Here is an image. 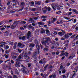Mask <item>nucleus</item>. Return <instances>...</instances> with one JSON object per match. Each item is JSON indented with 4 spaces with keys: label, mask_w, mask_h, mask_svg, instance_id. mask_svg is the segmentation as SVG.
Here are the masks:
<instances>
[{
    "label": "nucleus",
    "mask_w": 78,
    "mask_h": 78,
    "mask_svg": "<svg viewBox=\"0 0 78 78\" xmlns=\"http://www.w3.org/2000/svg\"><path fill=\"white\" fill-rule=\"evenodd\" d=\"M21 66L23 67V68L21 69V70L24 73H26V74L29 73L28 70L27 69L26 70H25L26 69L25 67L22 64L21 65Z\"/></svg>",
    "instance_id": "obj_1"
},
{
    "label": "nucleus",
    "mask_w": 78,
    "mask_h": 78,
    "mask_svg": "<svg viewBox=\"0 0 78 78\" xmlns=\"http://www.w3.org/2000/svg\"><path fill=\"white\" fill-rule=\"evenodd\" d=\"M17 23L16 21H15L14 22L13 25H10V26H7V28H11L12 29L14 30L16 27V23Z\"/></svg>",
    "instance_id": "obj_2"
},
{
    "label": "nucleus",
    "mask_w": 78,
    "mask_h": 78,
    "mask_svg": "<svg viewBox=\"0 0 78 78\" xmlns=\"http://www.w3.org/2000/svg\"><path fill=\"white\" fill-rule=\"evenodd\" d=\"M22 54L23 55H24V57H26V59H30V57L28 56L27 55H28V53H27V52H23Z\"/></svg>",
    "instance_id": "obj_3"
},
{
    "label": "nucleus",
    "mask_w": 78,
    "mask_h": 78,
    "mask_svg": "<svg viewBox=\"0 0 78 78\" xmlns=\"http://www.w3.org/2000/svg\"><path fill=\"white\" fill-rule=\"evenodd\" d=\"M41 43L42 45H44L45 47H46V48H49V47L47 45V44H46V43H47V42L45 40L43 41H41Z\"/></svg>",
    "instance_id": "obj_4"
},
{
    "label": "nucleus",
    "mask_w": 78,
    "mask_h": 78,
    "mask_svg": "<svg viewBox=\"0 0 78 78\" xmlns=\"http://www.w3.org/2000/svg\"><path fill=\"white\" fill-rule=\"evenodd\" d=\"M31 32L30 31H29L28 32L27 34V39H29L31 37Z\"/></svg>",
    "instance_id": "obj_5"
},
{
    "label": "nucleus",
    "mask_w": 78,
    "mask_h": 78,
    "mask_svg": "<svg viewBox=\"0 0 78 78\" xmlns=\"http://www.w3.org/2000/svg\"><path fill=\"white\" fill-rule=\"evenodd\" d=\"M20 62H16V64H15V67H20Z\"/></svg>",
    "instance_id": "obj_6"
},
{
    "label": "nucleus",
    "mask_w": 78,
    "mask_h": 78,
    "mask_svg": "<svg viewBox=\"0 0 78 78\" xmlns=\"http://www.w3.org/2000/svg\"><path fill=\"white\" fill-rule=\"evenodd\" d=\"M35 3L36 5H41L42 4V2H41L39 1H35Z\"/></svg>",
    "instance_id": "obj_7"
},
{
    "label": "nucleus",
    "mask_w": 78,
    "mask_h": 78,
    "mask_svg": "<svg viewBox=\"0 0 78 78\" xmlns=\"http://www.w3.org/2000/svg\"><path fill=\"white\" fill-rule=\"evenodd\" d=\"M42 10H43V12L44 13H45L47 11V8L44 7L42 9Z\"/></svg>",
    "instance_id": "obj_8"
},
{
    "label": "nucleus",
    "mask_w": 78,
    "mask_h": 78,
    "mask_svg": "<svg viewBox=\"0 0 78 78\" xmlns=\"http://www.w3.org/2000/svg\"><path fill=\"white\" fill-rule=\"evenodd\" d=\"M18 45L19 47H21V48H23V47H25V45H23L22 44V43L20 42H19L18 43Z\"/></svg>",
    "instance_id": "obj_9"
},
{
    "label": "nucleus",
    "mask_w": 78,
    "mask_h": 78,
    "mask_svg": "<svg viewBox=\"0 0 78 78\" xmlns=\"http://www.w3.org/2000/svg\"><path fill=\"white\" fill-rule=\"evenodd\" d=\"M35 46V44L33 43H31L29 45L30 47H32V48H34Z\"/></svg>",
    "instance_id": "obj_10"
},
{
    "label": "nucleus",
    "mask_w": 78,
    "mask_h": 78,
    "mask_svg": "<svg viewBox=\"0 0 78 78\" xmlns=\"http://www.w3.org/2000/svg\"><path fill=\"white\" fill-rule=\"evenodd\" d=\"M35 44H36V47L37 48V46L38 45H39V43H38V41H37V40L36 39L34 40V42Z\"/></svg>",
    "instance_id": "obj_11"
},
{
    "label": "nucleus",
    "mask_w": 78,
    "mask_h": 78,
    "mask_svg": "<svg viewBox=\"0 0 78 78\" xmlns=\"http://www.w3.org/2000/svg\"><path fill=\"white\" fill-rule=\"evenodd\" d=\"M58 35H59L60 36H62L64 35V33L61 32H58Z\"/></svg>",
    "instance_id": "obj_12"
},
{
    "label": "nucleus",
    "mask_w": 78,
    "mask_h": 78,
    "mask_svg": "<svg viewBox=\"0 0 78 78\" xmlns=\"http://www.w3.org/2000/svg\"><path fill=\"white\" fill-rule=\"evenodd\" d=\"M9 34V31H6L5 32V36H8Z\"/></svg>",
    "instance_id": "obj_13"
},
{
    "label": "nucleus",
    "mask_w": 78,
    "mask_h": 78,
    "mask_svg": "<svg viewBox=\"0 0 78 78\" xmlns=\"http://www.w3.org/2000/svg\"><path fill=\"white\" fill-rule=\"evenodd\" d=\"M45 41L47 42H50V41H51V39L49 37H48L46 38V40Z\"/></svg>",
    "instance_id": "obj_14"
},
{
    "label": "nucleus",
    "mask_w": 78,
    "mask_h": 78,
    "mask_svg": "<svg viewBox=\"0 0 78 78\" xmlns=\"http://www.w3.org/2000/svg\"><path fill=\"white\" fill-rule=\"evenodd\" d=\"M45 33V30L43 28H41V33Z\"/></svg>",
    "instance_id": "obj_15"
},
{
    "label": "nucleus",
    "mask_w": 78,
    "mask_h": 78,
    "mask_svg": "<svg viewBox=\"0 0 78 78\" xmlns=\"http://www.w3.org/2000/svg\"><path fill=\"white\" fill-rule=\"evenodd\" d=\"M51 6H52V8L53 9L54 11H56V7L54 6L53 5V4H51Z\"/></svg>",
    "instance_id": "obj_16"
},
{
    "label": "nucleus",
    "mask_w": 78,
    "mask_h": 78,
    "mask_svg": "<svg viewBox=\"0 0 78 78\" xmlns=\"http://www.w3.org/2000/svg\"><path fill=\"white\" fill-rule=\"evenodd\" d=\"M66 42L67 43V44L65 45V46L66 47H68V46L69 45V41L68 40H66Z\"/></svg>",
    "instance_id": "obj_17"
},
{
    "label": "nucleus",
    "mask_w": 78,
    "mask_h": 78,
    "mask_svg": "<svg viewBox=\"0 0 78 78\" xmlns=\"http://www.w3.org/2000/svg\"><path fill=\"white\" fill-rule=\"evenodd\" d=\"M72 11L73 12H74L75 14H78V11L76 10V9H72Z\"/></svg>",
    "instance_id": "obj_18"
},
{
    "label": "nucleus",
    "mask_w": 78,
    "mask_h": 78,
    "mask_svg": "<svg viewBox=\"0 0 78 78\" xmlns=\"http://www.w3.org/2000/svg\"><path fill=\"white\" fill-rule=\"evenodd\" d=\"M69 34H67L65 35L64 37L66 38H69Z\"/></svg>",
    "instance_id": "obj_19"
},
{
    "label": "nucleus",
    "mask_w": 78,
    "mask_h": 78,
    "mask_svg": "<svg viewBox=\"0 0 78 78\" xmlns=\"http://www.w3.org/2000/svg\"><path fill=\"white\" fill-rule=\"evenodd\" d=\"M61 70L62 72V73H65L66 72V70L64 69H62Z\"/></svg>",
    "instance_id": "obj_20"
},
{
    "label": "nucleus",
    "mask_w": 78,
    "mask_h": 78,
    "mask_svg": "<svg viewBox=\"0 0 78 78\" xmlns=\"http://www.w3.org/2000/svg\"><path fill=\"white\" fill-rule=\"evenodd\" d=\"M17 44V43L15 42L14 44V46H13V49H16V45Z\"/></svg>",
    "instance_id": "obj_21"
},
{
    "label": "nucleus",
    "mask_w": 78,
    "mask_h": 78,
    "mask_svg": "<svg viewBox=\"0 0 78 78\" xmlns=\"http://www.w3.org/2000/svg\"><path fill=\"white\" fill-rule=\"evenodd\" d=\"M4 48L5 50H8L9 48V46L8 45H6L5 46H4Z\"/></svg>",
    "instance_id": "obj_22"
},
{
    "label": "nucleus",
    "mask_w": 78,
    "mask_h": 78,
    "mask_svg": "<svg viewBox=\"0 0 78 78\" xmlns=\"http://www.w3.org/2000/svg\"><path fill=\"white\" fill-rule=\"evenodd\" d=\"M37 57H35L34 59V61L35 63H36V62H37Z\"/></svg>",
    "instance_id": "obj_23"
},
{
    "label": "nucleus",
    "mask_w": 78,
    "mask_h": 78,
    "mask_svg": "<svg viewBox=\"0 0 78 78\" xmlns=\"http://www.w3.org/2000/svg\"><path fill=\"white\" fill-rule=\"evenodd\" d=\"M47 16H42L41 17V19H45L47 18Z\"/></svg>",
    "instance_id": "obj_24"
},
{
    "label": "nucleus",
    "mask_w": 78,
    "mask_h": 78,
    "mask_svg": "<svg viewBox=\"0 0 78 78\" xmlns=\"http://www.w3.org/2000/svg\"><path fill=\"white\" fill-rule=\"evenodd\" d=\"M48 66V64H47L44 66V71H45V70H46V69H47V67Z\"/></svg>",
    "instance_id": "obj_25"
},
{
    "label": "nucleus",
    "mask_w": 78,
    "mask_h": 78,
    "mask_svg": "<svg viewBox=\"0 0 78 78\" xmlns=\"http://www.w3.org/2000/svg\"><path fill=\"white\" fill-rule=\"evenodd\" d=\"M48 66V64H47L44 66V71H45V70H46V69H47V67Z\"/></svg>",
    "instance_id": "obj_26"
},
{
    "label": "nucleus",
    "mask_w": 78,
    "mask_h": 78,
    "mask_svg": "<svg viewBox=\"0 0 78 78\" xmlns=\"http://www.w3.org/2000/svg\"><path fill=\"white\" fill-rule=\"evenodd\" d=\"M15 73L16 74H18L19 73V71H18V70H17V69H15Z\"/></svg>",
    "instance_id": "obj_27"
},
{
    "label": "nucleus",
    "mask_w": 78,
    "mask_h": 78,
    "mask_svg": "<svg viewBox=\"0 0 78 78\" xmlns=\"http://www.w3.org/2000/svg\"><path fill=\"white\" fill-rule=\"evenodd\" d=\"M10 51H11V50H6L5 52V53H6V54H8V53H9Z\"/></svg>",
    "instance_id": "obj_28"
},
{
    "label": "nucleus",
    "mask_w": 78,
    "mask_h": 78,
    "mask_svg": "<svg viewBox=\"0 0 78 78\" xmlns=\"http://www.w3.org/2000/svg\"><path fill=\"white\" fill-rule=\"evenodd\" d=\"M26 36H24L22 37V40L23 41H25V37H26Z\"/></svg>",
    "instance_id": "obj_29"
},
{
    "label": "nucleus",
    "mask_w": 78,
    "mask_h": 78,
    "mask_svg": "<svg viewBox=\"0 0 78 78\" xmlns=\"http://www.w3.org/2000/svg\"><path fill=\"white\" fill-rule=\"evenodd\" d=\"M21 5L22 7H23V6L24 7V6H25V2H22Z\"/></svg>",
    "instance_id": "obj_30"
},
{
    "label": "nucleus",
    "mask_w": 78,
    "mask_h": 78,
    "mask_svg": "<svg viewBox=\"0 0 78 78\" xmlns=\"http://www.w3.org/2000/svg\"><path fill=\"white\" fill-rule=\"evenodd\" d=\"M40 19V17H39V16H38L37 17H35L34 18V20H37V19Z\"/></svg>",
    "instance_id": "obj_31"
},
{
    "label": "nucleus",
    "mask_w": 78,
    "mask_h": 78,
    "mask_svg": "<svg viewBox=\"0 0 78 78\" xmlns=\"http://www.w3.org/2000/svg\"><path fill=\"white\" fill-rule=\"evenodd\" d=\"M46 34H48V33H49L50 32V31H49V30H48L47 29L46 30Z\"/></svg>",
    "instance_id": "obj_32"
},
{
    "label": "nucleus",
    "mask_w": 78,
    "mask_h": 78,
    "mask_svg": "<svg viewBox=\"0 0 78 78\" xmlns=\"http://www.w3.org/2000/svg\"><path fill=\"white\" fill-rule=\"evenodd\" d=\"M4 56L5 58H6V59H7V58H8V56H9V54H8L7 55H6V54H5Z\"/></svg>",
    "instance_id": "obj_33"
},
{
    "label": "nucleus",
    "mask_w": 78,
    "mask_h": 78,
    "mask_svg": "<svg viewBox=\"0 0 78 78\" xmlns=\"http://www.w3.org/2000/svg\"><path fill=\"white\" fill-rule=\"evenodd\" d=\"M47 8L48 11H51V8H50V7H48Z\"/></svg>",
    "instance_id": "obj_34"
},
{
    "label": "nucleus",
    "mask_w": 78,
    "mask_h": 78,
    "mask_svg": "<svg viewBox=\"0 0 78 78\" xmlns=\"http://www.w3.org/2000/svg\"><path fill=\"white\" fill-rule=\"evenodd\" d=\"M36 9L35 8H32L31 9V11H36Z\"/></svg>",
    "instance_id": "obj_35"
},
{
    "label": "nucleus",
    "mask_w": 78,
    "mask_h": 78,
    "mask_svg": "<svg viewBox=\"0 0 78 78\" xmlns=\"http://www.w3.org/2000/svg\"><path fill=\"white\" fill-rule=\"evenodd\" d=\"M29 22H33V19L31 18H30L28 20Z\"/></svg>",
    "instance_id": "obj_36"
},
{
    "label": "nucleus",
    "mask_w": 78,
    "mask_h": 78,
    "mask_svg": "<svg viewBox=\"0 0 78 78\" xmlns=\"http://www.w3.org/2000/svg\"><path fill=\"white\" fill-rule=\"evenodd\" d=\"M28 28H32L33 26H32L31 24H30L28 26Z\"/></svg>",
    "instance_id": "obj_37"
},
{
    "label": "nucleus",
    "mask_w": 78,
    "mask_h": 78,
    "mask_svg": "<svg viewBox=\"0 0 78 78\" xmlns=\"http://www.w3.org/2000/svg\"><path fill=\"white\" fill-rule=\"evenodd\" d=\"M61 76L62 77V78H67V77L65 75H63Z\"/></svg>",
    "instance_id": "obj_38"
},
{
    "label": "nucleus",
    "mask_w": 78,
    "mask_h": 78,
    "mask_svg": "<svg viewBox=\"0 0 78 78\" xmlns=\"http://www.w3.org/2000/svg\"><path fill=\"white\" fill-rule=\"evenodd\" d=\"M54 29L55 30H56L57 31H60V29H58V28H54Z\"/></svg>",
    "instance_id": "obj_39"
},
{
    "label": "nucleus",
    "mask_w": 78,
    "mask_h": 78,
    "mask_svg": "<svg viewBox=\"0 0 78 78\" xmlns=\"http://www.w3.org/2000/svg\"><path fill=\"white\" fill-rule=\"evenodd\" d=\"M16 61H17V62H19V61H22V60H20L19 58H18L16 59Z\"/></svg>",
    "instance_id": "obj_40"
},
{
    "label": "nucleus",
    "mask_w": 78,
    "mask_h": 78,
    "mask_svg": "<svg viewBox=\"0 0 78 78\" xmlns=\"http://www.w3.org/2000/svg\"><path fill=\"white\" fill-rule=\"evenodd\" d=\"M41 60L42 61L43 64H44V63H45V62H46L45 61V60H43L42 59H41Z\"/></svg>",
    "instance_id": "obj_41"
},
{
    "label": "nucleus",
    "mask_w": 78,
    "mask_h": 78,
    "mask_svg": "<svg viewBox=\"0 0 78 78\" xmlns=\"http://www.w3.org/2000/svg\"><path fill=\"white\" fill-rule=\"evenodd\" d=\"M46 76H48V74H44L43 75V77H45V78H46Z\"/></svg>",
    "instance_id": "obj_42"
},
{
    "label": "nucleus",
    "mask_w": 78,
    "mask_h": 78,
    "mask_svg": "<svg viewBox=\"0 0 78 78\" xmlns=\"http://www.w3.org/2000/svg\"><path fill=\"white\" fill-rule=\"evenodd\" d=\"M12 59H16V58H17V56L13 55L12 57Z\"/></svg>",
    "instance_id": "obj_43"
},
{
    "label": "nucleus",
    "mask_w": 78,
    "mask_h": 78,
    "mask_svg": "<svg viewBox=\"0 0 78 78\" xmlns=\"http://www.w3.org/2000/svg\"><path fill=\"white\" fill-rule=\"evenodd\" d=\"M5 30V27H2L0 28V30H1V31Z\"/></svg>",
    "instance_id": "obj_44"
},
{
    "label": "nucleus",
    "mask_w": 78,
    "mask_h": 78,
    "mask_svg": "<svg viewBox=\"0 0 78 78\" xmlns=\"http://www.w3.org/2000/svg\"><path fill=\"white\" fill-rule=\"evenodd\" d=\"M9 44H10V45H13V44H14V42H9Z\"/></svg>",
    "instance_id": "obj_45"
},
{
    "label": "nucleus",
    "mask_w": 78,
    "mask_h": 78,
    "mask_svg": "<svg viewBox=\"0 0 78 78\" xmlns=\"http://www.w3.org/2000/svg\"><path fill=\"white\" fill-rule=\"evenodd\" d=\"M75 36H76V35L74 34L70 37V38H71V39H72V38H73V37H75Z\"/></svg>",
    "instance_id": "obj_46"
},
{
    "label": "nucleus",
    "mask_w": 78,
    "mask_h": 78,
    "mask_svg": "<svg viewBox=\"0 0 78 78\" xmlns=\"http://www.w3.org/2000/svg\"><path fill=\"white\" fill-rule=\"evenodd\" d=\"M31 4L32 5H31V6H34V2H31Z\"/></svg>",
    "instance_id": "obj_47"
},
{
    "label": "nucleus",
    "mask_w": 78,
    "mask_h": 78,
    "mask_svg": "<svg viewBox=\"0 0 78 78\" xmlns=\"http://www.w3.org/2000/svg\"><path fill=\"white\" fill-rule=\"evenodd\" d=\"M52 77L53 78H56V75L54 74H53L52 75Z\"/></svg>",
    "instance_id": "obj_48"
},
{
    "label": "nucleus",
    "mask_w": 78,
    "mask_h": 78,
    "mask_svg": "<svg viewBox=\"0 0 78 78\" xmlns=\"http://www.w3.org/2000/svg\"><path fill=\"white\" fill-rule=\"evenodd\" d=\"M38 47L37 48V49L38 51H39V49L40 48V46H39V44H38Z\"/></svg>",
    "instance_id": "obj_49"
},
{
    "label": "nucleus",
    "mask_w": 78,
    "mask_h": 78,
    "mask_svg": "<svg viewBox=\"0 0 78 78\" xmlns=\"http://www.w3.org/2000/svg\"><path fill=\"white\" fill-rule=\"evenodd\" d=\"M24 8V7L23 6L22 8V9H20L19 10V11H22V10Z\"/></svg>",
    "instance_id": "obj_50"
},
{
    "label": "nucleus",
    "mask_w": 78,
    "mask_h": 78,
    "mask_svg": "<svg viewBox=\"0 0 78 78\" xmlns=\"http://www.w3.org/2000/svg\"><path fill=\"white\" fill-rule=\"evenodd\" d=\"M66 5H68V6L69 7H70V4H69V3L67 2L66 3Z\"/></svg>",
    "instance_id": "obj_51"
},
{
    "label": "nucleus",
    "mask_w": 78,
    "mask_h": 78,
    "mask_svg": "<svg viewBox=\"0 0 78 78\" xmlns=\"http://www.w3.org/2000/svg\"><path fill=\"white\" fill-rule=\"evenodd\" d=\"M27 27H28V25H26L24 26L23 27L24 28H27Z\"/></svg>",
    "instance_id": "obj_52"
},
{
    "label": "nucleus",
    "mask_w": 78,
    "mask_h": 78,
    "mask_svg": "<svg viewBox=\"0 0 78 78\" xmlns=\"http://www.w3.org/2000/svg\"><path fill=\"white\" fill-rule=\"evenodd\" d=\"M38 24H39V25H42V22H38Z\"/></svg>",
    "instance_id": "obj_53"
},
{
    "label": "nucleus",
    "mask_w": 78,
    "mask_h": 78,
    "mask_svg": "<svg viewBox=\"0 0 78 78\" xmlns=\"http://www.w3.org/2000/svg\"><path fill=\"white\" fill-rule=\"evenodd\" d=\"M44 50H46V51H48V49L46 48H44Z\"/></svg>",
    "instance_id": "obj_54"
},
{
    "label": "nucleus",
    "mask_w": 78,
    "mask_h": 78,
    "mask_svg": "<svg viewBox=\"0 0 78 78\" xmlns=\"http://www.w3.org/2000/svg\"><path fill=\"white\" fill-rule=\"evenodd\" d=\"M70 58L71 59H73V57L72 56H70L69 57L68 59H70Z\"/></svg>",
    "instance_id": "obj_55"
},
{
    "label": "nucleus",
    "mask_w": 78,
    "mask_h": 78,
    "mask_svg": "<svg viewBox=\"0 0 78 78\" xmlns=\"http://www.w3.org/2000/svg\"><path fill=\"white\" fill-rule=\"evenodd\" d=\"M72 14V12H70L68 13V15H71Z\"/></svg>",
    "instance_id": "obj_56"
},
{
    "label": "nucleus",
    "mask_w": 78,
    "mask_h": 78,
    "mask_svg": "<svg viewBox=\"0 0 78 78\" xmlns=\"http://www.w3.org/2000/svg\"><path fill=\"white\" fill-rule=\"evenodd\" d=\"M60 68L61 69H62H62H64V68H63V66H62V65H61L60 66Z\"/></svg>",
    "instance_id": "obj_57"
},
{
    "label": "nucleus",
    "mask_w": 78,
    "mask_h": 78,
    "mask_svg": "<svg viewBox=\"0 0 78 78\" xmlns=\"http://www.w3.org/2000/svg\"><path fill=\"white\" fill-rule=\"evenodd\" d=\"M9 67H11V63L10 62H9Z\"/></svg>",
    "instance_id": "obj_58"
},
{
    "label": "nucleus",
    "mask_w": 78,
    "mask_h": 78,
    "mask_svg": "<svg viewBox=\"0 0 78 78\" xmlns=\"http://www.w3.org/2000/svg\"><path fill=\"white\" fill-rule=\"evenodd\" d=\"M13 78H17V75H14Z\"/></svg>",
    "instance_id": "obj_59"
},
{
    "label": "nucleus",
    "mask_w": 78,
    "mask_h": 78,
    "mask_svg": "<svg viewBox=\"0 0 78 78\" xmlns=\"http://www.w3.org/2000/svg\"><path fill=\"white\" fill-rule=\"evenodd\" d=\"M39 63H40V64H43V63L42 62V60H41L40 61H39Z\"/></svg>",
    "instance_id": "obj_60"
},
{
    "label": "nucleus",
    "mask_w": 78,
    "mask_h": 78,
    "mask_svg": "<svg viewBox=\"0 0 78 78\" xmlns=\"http://www.w3.org/2000/svg\"><path fill=\"white\" fill-rule=\"evenodd\" d=\"M18 52L20 53H21V52L22 51L20 50L19 49H18Z\"/></svg>",
    "instance_id": "obj_61"
},
{
    "label": "nucleus",
    "mask_w": 78,
    "mask_h": 78,
    "mask_svg": "<svg viewBox=\"0 0 78 78\" xmlns=\"http://www.w3.org/2000/svg\"><path fill=\"white\" fill-rule=\"evenodd\" d=\"M57 9L58 10H59V9H60V7H59V6L57 5Z\"/></svg>",
    "instance_id": "obj_62"
},
{
    "label": "nucleus",
    "mask_w": 78,
    "mask_h": 78,
    "mask_svg": "<svg viewBox=\"0 0 78 78\" xmlns=\"http://www.w3.org/2000/svg\"><path fill=\"white\" fill-rule=\"evenodd\" d=\"M18 59H22V57L20 55H19L18 58Z\"/></svg>",
    "instance_id": "obj_63"
},
{
    "label": "nucleus",
    "mask_w": 78,
    "mask_h": 78,
    "mask_svg": "<svg viewBox=\"0 0 78 78\" xmlns=\"http://www.w3.org/2000/svg\"><path fill=\"white\" fill-rule=\"evenodd\" d=\"M8 78H12V76H9L7 77Z\"/></svg>",
    "instance_id": "obj_64"
}]
</instances>
